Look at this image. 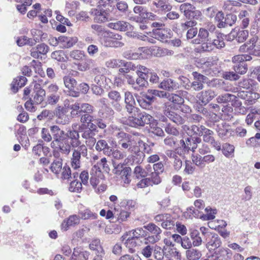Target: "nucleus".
Returning a JSON list of instances; mask_svg holds the SVG:
<instances>
[{"instance_id":"obj_33","label":"nucleus","mask_w":260,"mask_h":260,"mask_svg":"<svg viewBox=\"0 0 260 260\" xmlns=\"http://www.w3.org/2000/svg\"><path fill=\"white\" fill-rule=\"evenodd\" d=\"M153 4L156 6L159 11L168 12L172 9V6L166 0H156L153 2Z\"/></svg>"},{"instance_id":"obj_3","label":"nucleus","mask_w":260,"mask_h":260,"mask_svg":"<svg viewBox=\"0 0 260 260\" xmlns=\"http://www.w3.org/2000/svg\"><path fill=\"white\" fill-rule=\"evenodd\" d=\"M201 142L202 139L200 137L190 135L187 137H184L180 141V147L184 153H188L189 151L194 152L198 148V144L201 143Z\"/></svg>"},{"instance_id":"obj_21","label":"nucleus","mask_w":260,"mask_h":260,"mask_svg":"<svg viewBox=\"0 0 260 260\" xmlns=\"http://www.w3.org/2000/svg\"><path fill=\"white\" fill-rule=\"evenodd\" d=\"M125 108L129 113H132L135 108L136 102L132 93L129 91L124 92Z\"/></svg>"},{"instance_id":"obj_55","label":"nucleus","mask_w":260,"mask_h":260,"mask_svg":"<svg viewBox=\"0 0 260 260\" xmlns=\"http://www.w3.org/2000/svg\"><path fill=\"white\" fill-rule=\"evenodd\" d=\"M71 58L76 60H83L86 57L84 51L79 50H74L70 53Z\"/></svg>"},{"instance_id":"obj_60","label":"nucleus","mask_w":260,"mask_h":260,"mask_svg":"<svg viewBox=\"0 0 260 260\" xmlns=\"http://www.w3.org/2000/svg\"><path fill=\"white\" fill-rule=\"evenodd\" d=\"M147 172L145 171L140 166H137L135 167L134 171V174L137 178L139 177H145L148 175L149 169V165L146 167Z\"/></svg>"},{"instance_id":"obj_10","label":"nucleus","mask_w":260,"mask_h":260,"mask_svg":"<svg viewBox=\"0 0 260 260\" xmlns=\"http://www.w3.org/2000/svg\"><path fill=\"white\" fill-rule=\"evenodd\" d=\"M155 222H161V226L166 229H171L175 225V221L170 214L164 213L156 215L154 217Z\"/></svg>"},{"instance_id":"obj_7","label":"nucleus","mask_w":260,"mask_h":260,"mask_svg":"<svg viewBox=\"0 0 260 260\" xmlns=\"http://www.w3.org/2000/svg\"><path fill=\"white\" fill-rule=\"evenodd\" d=\"M164 114L170 120L178 125L182 124L185 122L184 119L175 111L174 105L171 104H166Z\"/></svg>"},{"instance_id":"obj_23","label":"nucleus","mask_w":260,"mask_h":260,"mask_svg":"<svg viewBox=\"0 0 260 260\" xmlns=\"http://www.w3.org/2000/svg\"><path fill=\"white\" fill-rule=\"evenodd\" d=\"M257 85V83L251 79H244L238 83L240 88L249 90L250 91L256 90Z\"/></svg>"},{"instance_id":"obj_54","label":"nucleus","mask_w":260,"mask_h":260,"mask_svg":"<svg viewBox=\"0 0 260 260\" xmlns=\"http://www.w3.org/2000/svg\"><path fill=\"white\" fill-rule=\"evenodd\" d=\"M104 37L107 38L109 43L118 40H122V37L120 35L110 31L106 32V34L104 35Z\"/></svg>"},{"instance_id":"obj_24","label":"nucleus","mask_w":260,"mask_h":260,"mask_svg":"<svg viewBox=\"0 0 260 260\" xmlns=\"http://www.w3.org/2000/svg\"><path fill=\"white\" fill-rule=\"evenodd\" d=\"M109 17V13L107 9L97 8L95 10L94 21L98 23L107 21Z\"/></svg>"},{"instance_id":"obj_2","label":"nucleus","mask_w":260,"mask_h":260,"mask_svg":"<svg viewBox=\"0 0 260 260\" xmlns=\"http://www.w3.org/2000/svg\"><path fill=\"white\" fill-rule=\"evenodd\" d=\"M153 120V117L150 114L139 112L135 113L134 115L129 116L128 118L129 125L136 128L144 126L145 124H149Z\"/></svg>"},{"instance_id":"obj_39","label":"nucleus","mask_w":260,"mask_h":260,"mask_svg":"<svg viewBox=\"0 0 260 260\" xmlns=\"http://www.w3.org/2000/svg\"><path fill=\"white\" fill-rule=\"evenodd\" d=\"M165 153L168 157L174 159V160L179 157L178 155L180 156L185 154L180 147L177 148L175 150H167Z\"/></svg>"},{"instance_id":"obj_43","label":"nucleus","mask_w":260,"mask_h":260,"mask_svg":"<svg viewBox=\"0 0 260 260\" xmlns=\"http://www.w3.org/2000/svg\"><path fill=\"white\" fill-rule=\"evenodd\" d=\"M80 107L81 104L77 102L68 105V107L71 110V115L73 117H77L80 114Z\"/></svg>"},{"instance_id":"obj_35","label":"nucleus","mask_w":260,"mask_h":260,"mask_svg":"<svg viewBox=\"0 0 260 260\" xmlns=\"http://www.w3.org/2000/svg\"><path fill=\"white\" fill-rule=\"evenodd\" d=\"M79 133L81 134V137L84 139L91 138L95 135V133L91 131L90 128L86 127V124H81L78 126Z\"/></svg>"},{"instance_id":"obj_15","label":"nucleus","mask_w":260,"mask_h":260,"mask_svg":"<svg viewBox=\"0 0 260 260\" xmlns=\"http://www.w3.org/2000/svg\"><path fill=\"white\" fill-rule=\"evenodd\" d=\"M204 239L206 243V246L210 250L217 249L221 244V241L218 235L214 233H211Z\"/></svg>"},{"instance_id":"obj_18","label":"nucleus","mask_w":260,"mask_h":260,"mask_svg":"<svg viewBox=\"0 0 260 260\" xmlns=\"http://www.w3.org/2000/svg\"><path fill=\"white\" fill-rule=\"evenodd\" d=\"M45 95L46 91L41 87L40 84L35 83L32 95L34 102L37 104H41L44 101Z\"/></svg>"},{"instance_id":"obj_50","label":"nucleus","mask_w":260,"mask_h":260,"mask_svg":"<svg viewBox=\"0 0 260 260\" xmlns=\"http://www.w3.org/2000/svg\"><path fill=\"white\" fill-rule=\"evenodd\" d=\"M229 129V125L225 122H222L221 123L218 124L216 128V132L220 137H223L226 136Z\"/></svg>"},{"instance_id":"obj_45","label":"nucleus","mask_w":260,"mask_h":260,"mask_svg":"<svg viewBox=\"0 0 260 260\" xmlns=\"http://www.w3.org/2000/svg\"><path fill=\"white\" fill-rule=\"evenodd\" d=\"M150 128L149 129V133L153 134L155 136L159 137H163L165 135L163 130L157 126L156 122H152L149 124Z\"/></svg>"},{"instance_id":"obj_61","label":"nucleus","mask_w":260,"mask_h":260,"mask_svg":"<svg viewBox=\"0 0 260 260\" xmlns=\"http://www.w3.org/2000/svg\"><path fill=\"white\" fill-rule=\"evenodd\" d=\"M235 147L228 143L224 144L222 146V152L226 157H230L234 152Z\"/></svg>"},{"instance_id":"obj_20","label":"nucleus","mask_w":260,"mask_h":260,"mask_svg":"<svg viewBox=\"0 0 260 260\" xmlns=\"http://www.w3.org/2000/svg\"><path fill=\"white\" fill-rule=\"evenodd\" d=\"M90 182L93 187L95 188L100 183V178L103 176L102 173L98 166H93L90 172Z\"/></svg>"},{"instance_id":"obj_17","label":"nucleus","mask_w":260,"mask_h":260,"mask_svg":"<svg viewBox=\"0 0 260 260\" xmlns=\"http://www.w3.org/2000/svg\"><path fill=\"white\" fill-rule=\"evenodd\" d=\"M153 37L161 42L166 41L168 39L171 38L172 31L170 29L155 28L152 30Z\"/></svg>"},{"instance_id":"obj_52","label":"nucleus","mask_w":260,"mask_h":260,"mask_svg":"<svg viewBox=\"0 0 260 260\" xmlns=\"http://www.w3.org/2000/svg\"><path fill=\"white\" fill-rule=\"evenodd\" d=\"M77 126V124H73L72 128L73 129H70L68 131L66 134V137L69 139L68 141H70L73 139H75L76 138H80L79 135V129L76 130L75 128Z\"/></svg>"},{"instance_id":"obj_48","label":"nucleus","mask_w":260,"mask_h":260,"mask_svg":"<svg viewBox=\"0 0 260 260\" xmlns=\"http://www.w3.org/2000/svg\"><path fill=\"white\" fill-rule=\"evenodd\" d=\"M136 239L134 237H128L125 240L124 244L125 246L128 249V251L130 253H134L136 251L135 248L137 245Z\"/></svg>"},{"instance_id":"obj_16","label":"nucleus","mask_w":260,"mask_h":260,"mask_svg":"<svg viewBox=\"0 0 260 260\" xmlns=\"http://www.w3.org/2000/svg\"><path fill=\"white\" fill-rule=\"evenodd\" d=\"M153 95H149L143 94L142 96H139L137 100L139 106L143 109L150 110L152 109V103L154 101Z\"/></svg>"},{"instance_id":"obj_9","label":"nucleus","mask_w":260,"mask_h":260,"mask_svg":"<svg viewBox=\"0 0 260 260\" xmlns=\"http://www.w3.org/2000/svg\"><path fill=\"white\" fill-rule=\"evenodd\" d=\"M217 95L216 93L211 89L203 90L197 94V98L201 105H206Z\"/></svg>"},{"instance_id":"obj_5","label":"nucleus","mask_w":260,"mask_h":260,"mask_svg":"<svg viewBox=\"0 0 260 260\" xmlns=\"http://www.w3.org/2000/svg\"><path fill=\"white\" fill-rule=\"evenodd\" d=\"M258 41V37L254 36L252 37L249 41L241 45L239 48V51L241 52H248L250 54H252L255 56H260L259 50L260 47L256 45Z\"/></svg>"},{"instance_id":"obj_38","label":"nucleus","mask_w":260,"mask_h":260,"mask_svg":"<svg viewBox=\"0 0 260 260\" xmlns=\"http://www.w3.org/2000/svg\"><path fill=\"white\" fill-rule=\"evenodd\" d=\"M234 30L236 41L240 43L246 40L249 35L248 30L240 29H234Z\"/></svg>"},{"instance_id":"obj_19","label":"nucleus","mask_w":260,"mask_h":260,"mask_svg":"<svg viewBox=\"0 0 260 260\" xmlns=\"http://www.w3.org/2000/svg\"><path fill=\"white\" fill-rule=\"evenodd\" d=\"M49 47L45 43L38 45L30 50V55L35 58H42V55H46L49 51Z\"/></svg>"},{"instance_id":"obj_49","label":"nucleus","mask_w":260,"mask_h":260,"mask_svg":"<svg viewBox=\"0 0 260 260\" xmlns=\"http://www.w3.org/2000/svg\"><path fill=\"white\" fill-rule=\"evenodd\" d=\"M197 49L199 52H207L213 50L214 47L212 43V40H206V42L202 43L201 45L199 46Z\"/></svg>"},{"instance_id":"obj_27","label":"nucleus","mask_w":260,"mask_h":260,"mask_svg":"<svg viewBox=\"0 0 260 260\" xmlns=\"http://www.w3.org/2000/svg\"><path fill=\"white\" fill-rule=\"evenodd\" d=\"M148 51L146 47H140L135 52H130L128 55L127 58L130 59H144L146 57Z\"/></svg>"},{"instance_id":"obj_64","label":"nucleus","mask_w":260,"mask_h":260,"mask_svg":"<svg viewBox=\"0 0 260 260\" xmlns=\"http://www.w3.org/2000/svg\"><path fill=\"white\" fill-rule=\"evenodd\" d=\"M123 60L111 59L106 62L105 65L108 68H116L121 66Z\"/></svg>"},{"instance_id":"obj_40","label":"nucleus","mask_w":260,"mask_h":260,"mask_svg":"<svg viewBox=\"0 0 260 260\" xmlns=\"http://www.w3.org/2000/svg\"><path fill=\"white\" fill-rule=\"evenodd\" d=\"M62 159H58V160H54L52 162L50 169L52 173L59 175L62 167Z\"/></svg>"},{"instance_id":"obj_59","label":"nucleus","mask_w":260,"mask_h":260,"mask_svg":"<svg viewBox=\"0 0 260 260\" xmlns=\"http://www.w3.org/2000/svg\"><path fill=\"white\" fill-rule=\"evenodd\" d=\"M82 189V183L76 179L72 181L69 186V190L71 192H79Z\"/></svg>"},{"instance_id":"obj_42","label":"nucleus","mask_w":260,"mask_h":260,"mask_svg":"<svg viewBox=\"0 0 260 260\" xmlns=\"http://www.w3.org/2000/svg\"><path fill=\"white\" fill-rule=\"evenodd\" d=\"M138 144L139 147L143 148V151L142 152L144 154H151L153 152V147L154 146V143L152 142L145 143L142 140L138 141ZM145 155V154H144Z\"/></svg>"},{"instance_id":"obj_28","label":"nucleus","mask_w":260,"mask_h":260,"mask_svg":"<svg viewBox=\"0 0 260 260\" xmlns=\"http://www.w3.org/2000/svg\"><path fill=\"white\" fill-rule=\"evenodd\" d=\"M89 249L94 251L95 255H104L105 251L99 239H94L91 241L89 245Z\"/></svg>"},{"instance_id":"obj_30","label":"nucleus","mask_w":260,"mask_h":260,"mask_svg":"<svg viewBox=\"0 0 260 260\" xmlns=\"http://www.w3.org/2000/svg\"><path fill=\"white\" fill-rule=\"evenodd\" d=\"M185 256L188 260H199L202 256V253L199 249L192 247L185 251Z\"/></svg>"},{"instance_id":"obj_22","label":"nucleus","mask_w":260,"mask_h":260,"mask_svg":"<svg viewBox=\"0 0 260 260\" xmlns=\"http://www.w3.org/2000/svg\"><path fill=\"white\" fill-rule=\"evenodd\" d=\"M89 256V252L77 247L74 248L72 255L69 260H87Z\"/></svg>"},{"instance_id":"obj_37","label":"nucleus","mask_w":260,"mask_h":260,"mask_svg":"<svg viewBox=\"0 0 260 260\" xmlns=\"http://www.w3.org/2000/svg\"><path fill=\"white\" fill-rule=\"evenodd\" d=\"M209 37H210V35L208 31L204 28H201L198 33V37L199 39H194L193 40V42L195 44H200L201 42L209 40Z\"/></svg>"},{"instance_id":"obj_57","label":"nucleus","mask_w":260,"mask_h":260,"mask_svg":"<svg viewBox=\"0 0 260 260\" xmlns=\"http://www.w3.org/2000/svg\"><path fill=\"white\" fill-rule=\"evenodd\" d=\"M206 127L203 125H192L191 126V133L190 135H195L197 137H199L202 136L201 134L205 131Z\"/></svg>"},{"instance_id":"obj_8","label":"nucleus","mask_w":260,"mask_h":260,"mask_svg":"<svg viewBox=\"0 0 260 260\" xmlns=\"http://www.w3.org/2000/svg\"><path fill=\"white\" fill-rule=\"evenodd\" d=\"M87 153L86 146H81L76 149H73L72 157L71 158V166L76 170L80 167V159L81 156H85Z\"/></svg>"},{"instance_id":"obj_34","label":"nucleus","mask_w":260,"mask_h":260,"mask_svg":"<svg viewBox=\"0 0 260 260\" xmlns=\"http://www.w3.org/2000/svg\"><path fill=\"white\" fill-rule=\"evenodd\" d=\"M129 23L123 21H118L114 23H109L108 27L117 30L125 31L128 29Z\"/></svg>"},{"instance_id":"obj_11","label":"nucleus","mask_w":260,"mask_h":260,"mask_svg":"<svg viewBox=\"0 0 260 260\" xmlns=\"http://www.w3.org/2000/svg\"><path fill=\"white\" fill-rule=\"evenodd\" d=\"M108 96L113 108L118 112L121 111L122 110V106L121 104L122 97L120 92L116 90H111L108 92Z\"/></svg>"},{"instance_id":"obj_32","label":"nucleus","mask_w":260,"mask_h":260,"mask_svg":"<svg viewBox=\"0 0 260 260\" xmlns=\"http://www.w3.org/2000/svg\"><path fill=\"white\" fill-rule=\"evenodd\" d=\"M237 20V17L233 14H229L226 15L224 21L218 23L217 26L219 28L225 27L228 26H232Z\"/></svg>"},{"instance_id":"obj_13","label":"nucleus","mask_w":260,"mask_h":260,"mask_svg":"<svg viewBox=\"0 0 260 260\" xmlns=\"http://www.w3.org/2000/svg\"><path fill=\"white\" fill-rule=\"evenodd\" d=\"M68 139L67 138V141H66L64 144L60 148V152L63 154H69L71 152V148L76 149L80 147H81V146H86L84 144H82L80 138H76L70 141H68Z\"/></svg>"},{"instance_id":"obj_44","label":"nucleus","mask_w":260,"mask_h":260,"mask_svg":"<svg viewBox=\"0 0 260 260\" xmlns=\"http://www.w3.org/2000/svg\"><path fill=\"white\" fill-rule=\"evenodd\" d=\"M143 228H137L134 230H132V231L128 232V234L130 236H131V234H132V237L136 239H140L141 238H143L147 235V232L143 229Z\"/></svg>"},{"instance_id":"obj_31","label":"nucleus","mask_w":260,"mask_h":260,"mask_svg":"<svg viewBox=\"0 0 260 260\" xmlns=\"http://www.w3.org/2000/svg\"><path fill=\"white\" fill-rule=\"evenodd\" d=\"M189 236L194 247H199L202 245L203 240L198 230L190 229L189 230Z\"/></svg>"},{"instance_id":"obj_53","label":"nucleus","mask_w":260,"mask_h":260,"mask_svg":"<svg viewBox=\"0 0 260 260\" xmlns=\"http://www.w3.org/2000/svg\"><path fill=\"white\" fill-rule=\"evenodd\" d=\"M112 165L114 168L112 171L113 173L116 175L120 174V173L123 172L126 168H130L129 167H126L124 164H117L114 160H113Z\"/></svg>"},{"instance_id":"obj_29","label":"nucleus","mask_w":260,"mask_h":260,"mask_svg":"<svg viewBox=\"0 0 260 260\" xmlns=\"http://www.w3.org/2000/svg\"><path fill=\"white\" fill-rule=\"evenodd\" d=\"M159 87L165 90L172 91L177 89L178 88V83L172 79L168 78L162 81L160 83Z\"/></svg>"},{"instance_id":"obj_41","label":"nucleus","mask_w":260,"mask_h":260,"mask_svg":"<svg viewBox=\"0 0 260 260\" xmlns=\"http://www.w3.org/2000/svg\"><path fill=\"white\" fill-rule=\"evenodd\" d=\"M126 153L124 151H121L118 149H111V152L109 155H107L108 156H111L112 160H120L123 159L126 157Z\"/></svg>"},{"instance_id":"obj_56","label":"nucleus","mask_w":260,"mask_h":260,"mask_svg":"<svg viewBox=\"0 0 260 260\" xmlns=\"http://www.w3.org/2000/svg\"><path fill=\"white\" fill-rule=\"evenodd\" d=\"M51 56L52 58L58 61H66L67 60L65 53L62 50L55 51L51 53Z\"/></svg>"},{"instance_id":"obj_62","label":"nucleus","mask_w":260,"mask_h":260,"mask_svg":"<svg viewBox=\"0 0 260 260\" xmlns=\"http://www.w3.org/2000/svg\"><path fill=\"white\" fill-rule=\"evenodd\" d=\"M81 218L83 219H94L97 218L98 215L96 213H92L90 210L86 209L79 212Z\"/></svg>"},{"instance_id":"obj_26","label":"nucleus","mask_w":260,"mask_h":260,"mask_svg":"<svg viewBox=\"0 0 260 260\" xmlns=\"http://www.w3.org/2000/svg\"><path fill=\"white\" fill-rule=\"evenodd\" d=\"M95 148L96 151L99 152L102 151L105 155L107 156V155L110 154L112 147L108 145L107 141L101 139L96 143Z\"/></svg>"},{"instance_id":"obj_25","label":"nucleus","mask_w":260,"mask_h":260,"mask_svg":"<svg viewBox=\"0 0 260 260\" xmlns=\"http://www.w3.org/2000/svg\"><path fill=\"white\" fill-rule=\"evenodd\" d=\"M80 217L77 215H72L69 217L67 220H64L61 224V229L64 231H67L69 227L78 224L80 222Z\"/></svg>"},{"instance_id":"obj_14","label":"nucleus","mask_w":260,"mask_h":260,"mask_svg":"<svg viewBox=\"0 0 260 260\" xmlns=\"http://www.w3.org/2000/svg\"><path fill=\"white\" fill-rule=\"evenodd\" d=\"M67 112L66 108L63 107L58 106L56 108L54 114L57 124L65 125L70 122V118L67 114Z\"/></svg>"},{"instance_id":"obj_58","label":"nucleus","mask_w":260,"mask_h":260,"mask_svg":"<svg viewBox=\"0 0 260 260\" xmlns=\"http://www.w3.org/2000/svg\"><path fill=\"white\" fill-rule=\"evenodd\" d=\"M205 211L207 214L201 216L204 220H209L214 219L215 217V214L217 213L216 209H213L210 207L205 208Z\"/></svg>"},{"instance_id":"obj_1","label":"nucleus","mask_w":260,"mask_h":260,"mask_svg":"<svg viewBox=\"0 0 260 260\" xmlns=\"http://www.w3.org/2000/svg\"><path fill=\"white\" fill-rule=\"evenodd\" d=\"M50 131L52 136L53 141L51 142L52 148H57L60 151V148L67 141V133L56 125L50 126Z\"/></svg>"},{"instance_id":"obj_4","label":"nucleus","mask_w":260,"mask_h":260,"mask_svg":"<svg viewBox=\"0 0 260 260\" xmlns=\"http://www.w3.org/2000/svg\"><path fill=\"white\" fill-rule=\"evenodd\" d=\"M180 11L183 13L185 17L188 19L199 20L201 19V12L196 9L192 5L189 3H184L180 6Z\"/></svg>"},{"instance_id":"obj_63","label":"nucleus","mask_w":260,"mask_h":260,"mask_svg":"<svg viewBox=\"0 0 260 260\" xmlns=\"http://www.w3.org/2000/svg\"><path fill=\"white\" fill-rule=\"evenodd\" d=\"M61 179L70 180L72 178V171L70 167L66 165L61 170Z\"/></svg>"},{"instance_id":"obj_12","label":"nucleus","mask_w":260,"mask_h":260,"mask_svg":"<svg viewBox=\"0 0 260 260\" xmlns=\"http://www.w3.org/2000/svg\"><path fill=\"white\" fill-rule=\"evenodd\" d=\"M64 84L69 90V95L73 97H78L80 92L75 90L77 85V81L72 76L68 75L63 78Z\"/></svg>"},{"instance_id":"obj_36","label":"nucleus","mask_w":260,"mask_h":260,"mask_svg":"<svg viewBox=\"0 0 260 260\" xmlns=\"http://www.w3.org/2000/svg\"><path fill=\"white\" fill-rule=\"evenodd\" d=\"M144 228L148 230L152 235L155 236V238H161V230L159 227L153 223H149L146 225L144 226Z\"/></svg>"},{"instance_id":"obj_6","label":"nucleus","mask_w":260,"mask_h":260,"mask_svg":"<svg viewBox=\"0 0 260 260\" xmlns=\"http://www.w3.org/2000/svg\"><path fill=\"white\" fill-rule=\"evenodd\" d=\"M119 148L123 150H127V151L131 153H134L139 157V159L137 161L138 163L141 162L143 161L144 158V155L143 152L139 150L138 147L133 145L132 142V138L128 139V141L120 142L118 144Z\"/></svg>"},{"instance_id":"obj_47","label":"nucleus","mask_w":260,"mask_h":260,"mask_svg":"<svg viewBox=\"0 0 260 260\" xmlns=\"http://www.w3.org/2000/svg\"><path fill=\"white\" fill-rule=\"evenodd\" d=\"M233 99H235V95L230 93H224L218 96L216 101L219 104H227L231 102Z\"/></svg>"},{"instance_id":"obj_51","label":"nucleus","mask_w":260,"mask_h":260,"mask_svg":"<svg viewBox=\"0 0 260 260\" xmlns=\"http://www.w3.org/2000/svg\"><path fill=\"white\" fill-rule=\"evenodd\" d=\"M203 137V141L205 143H209L213 141L214 132L207 127L205 128V131L201 134Z\"/></svg>"},{"instance_id":"obj_46","label":"nucleus","mask_w":260,"mask_h":260,"mask_svg":"<svg viewBox=\"0 0 260 260\" xmlns=\"http://www.w3.org/2000/svg\"><path fill=\"white\" fill-rule=\"evenodd\" d=\"M132 169L126 168L123 172L118 174L124 184L128 185L131 182Z\"/></svg>"}]
</instances>
